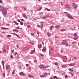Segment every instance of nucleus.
Here are the masks:
<instances>
[{
    "instance_id": "nucleus-25",
    "label": "nucleus",
    "mask_w": 79,
    "mask_h": 79,
    "mask_svg": "<svg viewBox=\"0 0 79 79\" xmlns=\"http://www.w3.org/2000/svg\"><path fill=\"white\" fill-rule=\"evenodd\" d=\"M14 31H16V32H18V30H17L16 29H15L13 30Z\"/></svg>"
},
{
    "instance_id": "nucleus-14",
    "label": "nucleus",
    "mask_w": 79,
    "mask_h": 79,
    "mask_svg": "<svg viewBox=\"0 0 79 79\" xmlns=\"http://www.w3.org/2000/svg\"><path fill=\"white\" fill-rule=\"evenodd\" d=\"M41 18H42V19H46L47 18V17L43 16L41 17Z\"/></svg>"
},
{
    "instance_id": "nucleus-61",
    "label": "nucleus",
    "mask_w": 79,
    "mask_h": 79,
    "mask_svg": "<svg viewBox=\"0 0 79 79\" xmlns=\"http://www.w3.org/2000/svg\"><path fill=\"white\" fill-rule=\"evenodd\" d=\"M44 22H40V23H44Z\"/></svg>"
},
{
    "instance_id": "nucleus-2",
    "label": "nucleus",
    "mask_w": 79,
    "mask_h": 79,
    "mask_svg": "<svg viewBox=\"0 0 79 79\" xmlns=\"http://www.w3.org/2000/svg\"><path fill=\"white\" fill-rule=\"evenodd\" d=\"M63 45H65L66 46H68L69 45V44L67 43H66V40H63V42H62Z\"/></svg>"
},
{
    "instance_id": "nucleus-63",
    "label": "nucleus",
    "mask_w": 79,
    "mask_h": 79,
    "mask_svg": "<svg viewBox=\"0 0 79 79\" xmlns=\"http://www.w3.org/2000/svg\"><path fill=\"white\" fill-rule=\"evenodd\" d=\"M34 62H37V60H34Z\"/></svg>"
},
{
    "instance_id": "nucleus-5",
    "label": "nucleus",
    "mask_w": 79,
    "mask_h": 79,
    "mask_svg": "<svg viewBox=\"0 0 79 79\" xmlns=\"http://www.w3.org/2000/svg\"><path fill=\"white\" fill-rule=\"evenodd\" d=\"M68 18H69V19H74V18L72 17V16L70 15H69L68 16H67Z\"/></svg>"
},
{
    "instance_id": "nucleus-60",
    "label": "nucleus",
    "mask_w": 79,
    "mask_h": 79,
    "mask_svg": "<svg viewBox=\"0 0 79 79\" xmlns=\"http://www.w3.org/2000/svg\"><path fill=\"white\" fill-rule=\"evenodd\" d=\"M21 21H24V20H23V19H21Z\"/></svg>"
},
{
    "instance_id": "nucleus-35",
    "label": "nucleus",
    "mask_w": 79,
    "mask_h": 79,
    "mask_svg": "<svg viewBox=\"0 0 79 79\" xmlns=\"http://www.w3.org/2000/svg\"><path fill=\"white\" fill-rule=\"evenodd\" d=\"M69 71H71L72 72H73V69H69Z\"/></svg>"
},
{
    "instance_id": "nucleus-43",
    "label": "nucleus",
    "mask_w": 79,
    "mask_h": 79,
    "mask_svg": "<svg viewBox=\"0 0 79 79\" xmlns=\"http://www.w3.org/2000/svg\"><path fill=\"white\" fill-rule=\"evenodd\" d=\"M26 66L27 68L29 67V65L28 64H26Z\"/></svg>"
},
{
    "instance_id": "nucleus-44",
    "label": "nucleus",
    "mask_w": 79,
    "mask_h": 79,
    "mask_svg": "<svg viewBox=\"0 0 79 79\" xmlns=\"http://www.w3.org/2000/svg\"><path fill=\"white\" fill-rule=\"evenodd\" d=\"M16 54H17V52H15L14 53V55L15 56V55H16Z\"/></svg>"
},
{
    "instance_id": "nucleus-36",
    "label": "nucleus",
    "mask_w": 79,
    "mask_h": 79,
    "mask_svg": "<svg viewBox=\"0 0 79 79\" xmlns=\"http://www.w3.org/2000/svg\"><path fill=\"white\" fill-rule=\"evenodd\" d=\"M7 37H11V35H7Z\"/></svg>"
},
{
    "instance_id": "nucleus-41",
    "label": "nucleus",
    "mask_w": 79,
    "mask_h": 79,
    "mask_svg": "<svg viewBox=\"0 0 79 79\" xmlns=\"http://www.w3.org/2000/svg\"><path fill=\"white\" fill-rule=\"evenodd\" d=\"M17 49H19V45H17Z\"/></svg>"
},
{
    "instance_id": "nucleus-62",
    "label": "nucleus",
    "mask_w": 79,
    "mask_h": 79,
    "mask_svg": "<svg viewBox=\"0 0 79 79\" xmlns=\"http://www.w3.org/2000/svg\"><path fill=\"white\" fill-rule=\"evenodd\" d=\"M64 31V30H61V31Z\"/></svg>"
},
{
    "instance_id": "nucleus-38",
    "label": "nucleus",
    "mask_w": 79,
    "mask_h": 79,
    "mask_svg": "<svg viewBox=\"0 0 79 79\" xmlns=\"http://www.w3.org/2000/svg\"><path fill=\"white\" fill-rule=\"evenodd\" d=\"M73 35H74V36H75V37L76 36V35H77V34L76 33H74L73 34Z\"/></svg>"
},
{
    "instance_id": "nucleus-29",
    "label": "nucleus",
    "mask_w": 79,
    "mask_h": 79,
    "mask_svg": "<svg viewBox=\"0 0 79 79\" xmlns=\"http://www.w3.org/2000/svg\"><path fill=\"white\" fill-rule=\"evenodd\" d=\"M40 77H44L45 76L43 75H41Z\"/></svg>"
},
{
    "instance_id": "nucleus-59",
    "label": "nucleus",
    "mask_w": 79,
    "mask_h": 79,
    "mask_svg": "<svg viewBox=\"0 0 79 79\" xmlns=\"http://www.w3.org/2000/svg\"><path fill=\"white\" fill-rule=\"evenodd\" d=\"M3 2H2L1 0H0V3H2Z\"/></svg>"
},
{
    "instance_id": "nucleus-6",
    "label": "nucleus",
    "mask_w": 79,
    "mask_h": 79,
    "mask_svg": "<svg viewBox=\"0 0 79 79\" xmlns=\"http://www.w3.org/2000/svg\"><path fill=\"white\" fill-rule=\"evenodd\" d=\"M46 16L47 17V18H52V16L51 15H50V14H48V15H46Z\"/></svg>"
},
{
    "instance_id": "nucleus-54",
    "label": "nucleus",
    "mask_w": 79,
    "mask_h": 79,
    "mask_svg": "<svg viewBox=\"0 0 79 79\" xmlns=\"http://www.w3.org/2000/svg\"><path fill=\"white\" fill-rule=\"evenodd\" d=\"M44 75L45 76H47V73H44Z\"/></svg>"
},
{
    "instance_id": "nucleus-32",
    "label": "nucleus",
    "mask_w": 79,
    "mask_h": 79,
    "mask_svg": "<svg viewBox=\"0 0 79 79\" xmlns=\"http://www.w3.org/2000/svg\"><path fill=\"white\" fill-rule=\"evenodd\" d=\"M23 9L24 10H26V8L25 7V6H23Z\"/></svg>"
},
{
    "instance_id": "nucleus-12",
    "label": "nucleus",
    "mask_w": 79,
    "mask_h": 79,
    "mask_svg": "<svg viewBox=\"0 0 79 79\" xmlns=\"http://www.w3.org/2000/svg\"><path fill=\"white\" fill-rule=\"evenodd\" d=\"M10 68V66L9 65H7L6 66V69H9V68Z\"/></svg>"
},
{
    "instance_id": "nucleus-11",
    "label": "nucleus",
    "mask_w": 79,
    "mask_h": 79,
    "mask_svg": "<svg viewBox=\"0 0 79 79\" xmlns=\"http://www.w3.org/2000/svg\"><path fill=\"white\" fill-rule=\"evenodd\" d=\"M2 66H3V69H4V68H5V63H4V62H2Z\"/></svg>"
},
{
    "instance_id": "nucleus-18",
    "label": "nucleus",
    "mask_w": 79,
    "mask_h": 79,
    "mask_svg": "<svg viewBox=\"0 0 79 79\" xmlns=\"http://www.w3.org/2000/svg\"><path fill=\"white\" fill-rule=\"evenodd\" d=\"M42 51L44 52H45L46 51V48L45 47L42 50Z\"/></svg>"
},
{
    "instance_id": "nucleus-22",
    "label": "nucleus",
    "mask_w": 79,
    "mask_h": 79,
    "mask_svg": "<svg viewBox=\"0 0 79 79\" xmlns=\"http://www.w3.org/2000/svg\"><path fill=\"white\" fill-rule=\"evenodd\" d=\"M28 76H29V77H34V76L32 75H28Z\"/></svg>"
},
{
    "instance_id": "nucleus-17",
    "label": "nucleus",
    "mask_w": 79,
    "mask_h": 79,
    "mask_svg": "<svg viewBox=\"0 0 79 79\" xmlns=\"http://www.w3.org/2000/svg\"><path fill=\"white\" fill-rule=\"evenodd\" d=\"M41 47H42V44H39L38 45V48L40 49V48H41Z\"/></svg>"
},
{
    "instance_id": "nucleus-55",
    "label": "nucleus",
    "mask_w": 79,
    "mask_h": 79,
    "mask_svg": "<svg viewBox=\"0 0 79 79\" xmlns=\"http://www.w3.org/2000/svg\"><path fill=\"white\" fill-rule=\"evenodd\" d=\"M39 33H40V32L39 31H37V34H39Z\"/></svg>"
},
{
    "instance_id": "nucleus-52",
    "label": "nucleus",
    "mask_w": 79,
    "mask_h": 79,
    "mask_svg": "<svg viewBox=\"0 0 79 79\" xmlns=\"http://www.w3.org/2000/svg\"><path fill=\"white\" fill-rule=\"evenodd\" d=\"M48 67H49V66H45L46 68H48Z\"/></svg>"
},
{
    "instance_id": "nucleus-27",
    "label": "nucleus",
    "mask_w": 79,
    "mask_h": 79,
    "mask_svg": "<svg viewBox=\"0 0 79 79\" xmlns=\"http://www.w3.org/2000/svg\"><path fill=\"white\" fill-rule=\"evenodd\" d=\"M46 10H47V11H50L51 10L50 9H48V8H47Z\"/></svg>"
},
{
    "instance_id": "nucleus-19",
    "label": "nucleus",
    "mask_w": 79,
    "mask_h": 79,
    "mask_svg": "<svg viewBox=\"0 0 79 79\" xmlns=\"http://www.w3.org/2000/svg\"><path fill=\"white\" fill-rule=\"evenodd\" d=\"M47 34L48 35V36L49 37H50L51 36V35L50 34V32H48Z\"/></svg>"
},
{
    "instance_id": "nucleus-64",
    "label": "nucleus",
    "mask_w": 79,
    "mask_h": 79,
    "mask_svg": "<svg viewBox=\"0 0 79 79\" xmlns=\"http://www.w3.org/2000/svg\"><path fill=\"white\" fill-rule=\"evenodd\" d=\"M49 79H53L52 78L50 77V78H49Z\"/></svg>"
},
{
    "instance_id": "nucleus-28",
    "label": "nucleus",
    "mask_w": 79,
    "mask_h": 79,
    "mask_svg": "<svg viewBox=\"0 0 79 79\" xmlns=\"http://www.w3.org/2000/svg\"><path fill=\"white\" fill-rule=\"evenodd\" d=\"M27 27L29 29L30 28H31V26H30V25H28Z\"/></svg>"
},
{
    "instance_id": "nucleus-8",
    "label": "nucleus",
    "mask_w": 79,
    "mask_h": 79,
    "mask_svg": "<svg viewBox=\"0 0 79 79\" xmlns=\"http://www.w3.org/2000/svg\"><path fill=\"white\" fill-rule=\"evenodd\" d=\"M54 27H55L54 26H51L50 27V30H52L53 29H54Z\"/></svg>"
},
{
    "instance_id": "nucleus-51",
    "label": "nucleus",
    "mask_w": 79,
    "mask_h": 79,
    "mask_svg": "<svg viewBox=\"0 0 79 79\" xmlns=\"http://www.w3.org/2000/svg\"><path fill=\"white\" fill-rule=\"evenodd\" d=\"M13 55H11L10 56V57L11 58H13Z\"/></svg>"
},
{
    "instance_id": "nucleus-40",
    "label": "nucleus",
    "mask_w": 79,
    "mask_h": 79,
    "mask_svg": "<svg viewBox=\"0 0 79 79\" xmlns=\"http://www.w3.org/2000/svg\"><path fill=\"white\" fill-rule=\"evenodd\" d=\"M54 64H55V65H58V63L57 62H56Z\"/></svg>"
},
{
    "instance_id": "nucleus-21",
    "label": "nucleus",
    "mask_w": 79,
    "mask_h": 79,
    "mask_svg": "<svg viewBox=\"0 0 79 79\" xmlns=\"http://www.w3.org/2000/svg\"><path fill=\"white\" fill-rule=\"evenodd\" d=\"M62 68H66V64L62 65Z\"/></svg>"
},
{
    "instance_id": "nucleus-10",
    "label": "nucleus",
    "mask_w": 79,
    "mask_h": 79,
    "mask_svg": "<svg viewBox=\"0 0 79 79\" xmlns=\"http://www.w3.org/2000/svg\"><path fill=\"white\" fill-rule=\"evenodd\" d=\"M19 74H20V75H22V76H25V74H24L23 72H21L20 73H19Z\"/></svg>"
},
{
    "instance_id": "nucleus-48",
    "label": "nucleus",
    "mask_w": 79,
    "mask_h": 79,
    "mask_svg": "<svg viewBox=\"0 0 79 79\" xmlns=\"http://www.w3.org/2000/svg\"><path fill=\"white\" fill-rule=\"evenodd\" d=\"M40 56H44V55H43V54H41L40 55Z\"/></svg>"
},
{
    "instance_id": "nucleus-31",
    "label": "nucleus",
    "mask_w": 79,
    "mask_h": 79,
    "mask_svg": "<svg viewBox=\"0 0 79 79\" xmlns=\"http://www.w3.org/2000/svg\"><path fill=\"white\" fill-rule=\"evenodd\" d=\"M2 50H3V52H6V50L5 49H3Z\"/></svg>"
},
{
    "instance_id": "nucleus-45",
    "label": "nucleus",
    "mask_w": 79,
    "mask_h": 79,
    "mask_svg": "<svg viewBox=\"0 0 79 79\" xmlns=\"http://www.w3.org/2000/svg\"><path fill=\"white\" fill-rule=\"evenodd\" d=\"M71 75H72V76H73L74 75L73 73H71Z\"/></svg>"
},
{
    "instance_id": "nucleus-1",
    "label": "nucleus",
    "mask_w": 79,
    "mask_h": 79,
    "mask_svg": "<svg viewBox=\"0 0 79 79\" xmlns=\"http://www.w3.org/2000/svg\"><path fill=\"white\" fill-rule=\"evenodd\" d=\"M1 9L2 10V12L3 15H4V17H6V13H7V12L6 11V8H5L4 7H3L1 6Z\"/></svg>"
},
{
    "instance_id": "nucleus-42",
    "label": "nucleus",
    "mask_w": 79,
    "mask_h": 79,
    "mask_svg": "<svg viewBox=\"0 0 79 79\" xmlns=\"http://www.w3.org/2000/svg\"><path fill=\"white\" fill-rule=\"evenodd\" d=\"M69 66H73V64H69Z\"/></svg>"
},
{
    "instance_id": "nucleus-37",
    "label": "nucleus",
    "mask_w": 79,
    "mask_h": 79,
    "mask_svg": "<svg viewBox=\"0 0 79 79\" xmlns=\"http://www.w3.org/2000/svg\"><path fill=\"white\" fill-rule=\"evenodd\" d=\"M14 52H15V50L13 49L12 50V53H14Z\"/></svg>"
},
{
    "instance_id": "nucleus-47",
    "label": "nucleus",
    "mask_w": 79,
    "mask_h": 79,
    "mask_svg": "<svg viewBox=\"0 0 79 79\" xmlns=\"http://www.w3.org/2000/svg\"><path fill=\"white\" fill-rule=\"evenodd\" d=\"M60 52H61V53H63V49H61V50Z\"/></svg>"
},
{
    "instance_id": "nucleus-7",
    "label": "nucleus",
    "mask_w": 79,
    "mask_h": 79,
    "mask_svg": "<svg viewBox=\"0 0 79 79\" xmlns=\"http://www.w3.org/2000/svg\"><path fill=\"white\" fill-rule=\"evenodd\" d=\"M65 6L67 8H68V9H69V6L68 4H65Z\"/></svg>"
},
{
    "instance_id": "nucleus-33",
    "label": "nucleus",
    "mask_w": 79,
    "mask_h": 79,
    "mask_svg": "<svg viewBox=\"0 0 79 79\" xmlns=\"http://www.w3.org/2000/svg\"><path fill=\"white\" fill-rule=\"evenodd\" d=\"M57 79V77L56 76H54V79Z\"/></svg>"
},
{
    "instance_id": "nucleus-9",
    "label": "nucleus",
    "mask_w": 79,
    "mask_h": 79,
    "mask_svg": "<svg viewBox=\"0 0 79 79\" xmlns=\"http://www.w3.org/2000/svg\"><path fill=\"white\" fill-rule=\"evenodd\" d=\"M12 34H14V35H15L17 36V37H18V38H19V35H18V34H16L14 33H13Z\"/></svg>"
},
{
    "instance_id": "nucleus-46",
    "label": "nucleus",
    "mask_w": 79,
    "mask_h": 79,
    "mask_svg": "<svg viewBox=\"0 0 79 79\" xmlns=\"http://www.w3.org/2000/svg\"><path fill=\"white\" fill-rule=\"evenodd\" d=\"M67 77H68V75H66L65 76V78L66 79Z\"/></svg>"
},
{
    "instance_id": "nucleus-34",
    "label": "nucleus",
    "mask_w": 79,
    "mask_h": 79,
    "mask_svg": "<svg viewBox=\"0 0 79 79\" xmlns=\"http://www.w3.org/2000/svg\"><path fill=\"white\" fill-rule=\"evenodd\" d=\"M42 9V7H40L38 9V10H40Z\"/></svg>"
},
{
    "instance_id": "nucleus-30",
    "label": "nucleus",
    "mask_w": 79,
    "mask_h": 79,
    "mask_svg": "<svg viewBox=\"0 0 79 79\" xmlns=\"http://www.w3.org/2000/svg\"><path fill=\"white\" fill-rule=\"evenodd\" d=\"M20 24H21V25H23V22H21L20 23Z\"/></svg>"
},
{
    "instance_id": "nucleus-58",
    "label": "nucleus",
    "mask_w": 79,
    "mask_h": 79,
    "mask_svg": "<svg viewBox=\"0 0 79 79\" xmlns=\"http://www.w3.org/2000/svg\"><path fill=\"white\" fill-rule=\"evenodd\" d=\"M0 10H2V6L0 7Z\"/></svg>"
},
{
    "instance_id": "nucleus-57",
    "label": "nucleus",
    "mask_w": 79,
    "mask_h": 79,
    "mask_svg": "<svg viewBox=\"0 0 79 79\" xmlns=\"http://www.w3.org/2000/svg\"><path fill=\"white\" fill-rule=\"evenodd\" d=\"M16 27V28H17L18 29H19V27Z\"/></svg>"
},
{
    "instance_id": "nucleus-26",
    "label": "nucleus",
    "mask_w": 79,
    "mask_h": 79,
    "mask_svg": "<svg viewBox=\"0 0 79 79\" xmlns=\"http://www.w3.org/2000/svg\"><path fill=\"white\" fill-rule=\"evenodd\" d=\"M72 44H73V45H76V43L75 42H73V43Z\"/></svg>"
},
{
    "instance_id": "nucleus-15",
    "label": "nucleus",
    "mask_w": 79,
    "mask_h": 79,
    "mask_svg": "<svg viewBox=\"0 0 79 79\" xmlns=\"http://www.w3.org/2000/svg\"><path fill=\"white\" fill-rule=\"evenodd\" d=\"M35 49H34L33 50H32L31 51V54H32L33 53H34L35 52Z\"/></svg>"
},
{
    "instance_id": "nucleus-50",
    "label": "nucleus",
    "mask_w": 79,
    "mask_h": 79,
    "mask_svg": "<svg viewBox=\"0 0 79 79\" xmlns=\"http://www.w3.org/2000/svg\"><path fill=\"white\" fill-rule=\"evenodd\" d=\"M55 39H57V38H58V37H57V36H56L55 37Z\"/></svg>"
},
{
    "instance_id": "nucleus-53",
    "label": "nucleus",
    "mask_w": 79,
    "mask_h": 79,
    "mask_svg": "<svg viewBox=\"0 0 79 79\" xmlns=\"http://www.w3.org/2000/svg\"><path fill=\"white\" fill-rule=\"evenodd\" d=\"M31 35H34V34L33 33H31Z\"/></svg>"
},
{
    "instance_id": "nucleus-4",
    "label": "nucleus",
    "mask_w": 79,
    "mask_h": 79,
    "mask_svg": "<svg viewBox=\"0 0 79 79\" xmlns=\"http://www.w3.org/2000/svg\"><path fill=\"white\" fill-rule=\"evenodd\" d=\"M73 6L75 8V9H77V5H76L75 4H73Z\"/></svg>"
},
{
    "instance_id": "nucleus-49",
    "label": "nucleus",
    "mask_w": 79,
    "mask_h": 79,
    "mask_svg": "<svg viewBox=\"0 0 79 79\" xmlns=\"http://www.w3.org/2000/svg\"><path fill=\"white\" fill-rule=\"evenodd\" d=\"M60 3H61V5H63V2H61Z\"/></svg>"
},
{
    "instance_id": "nucleus-23",
    "label": "nucleus",
    "mask_w": 79,
    "mask_h": 79,
    "mask_svg": "<svg viewBox=\"0 0 79 79\" xmlns=\"http://www.w3.org/2000/svg\"><path fill=\"white\" fill-rule=\"evenodd\" d=\"M23 16L25 19H27V16H26V15H24Z\"/></svg>"
},
{
    "instance_id": "nucleus-39",
    "label": "nucleus",
    "mask_w": 79,
    "mask_h": 79,
    "mask_svg": "<svg viewBox=\"0 0 79 79\" xmlns=\"http://www.w3.org/2000/svg\"><path fill=\"white\" fill-rule=\"evenodd\" d=\"M3 76H5V72H4L3 73Z\"/></svg>"
},
{
    "instance_id": "nucleus-24",
    "label": "nucleus",
    "mask_w": 79,
    "mask_h": 79,
    "mask_svg": "<svg viewBox=\"0 0 79 79\" xmlns=\"http://www.w3.org/2000/svg\"><path fill=\"white\" fill-rule=\"evenodd\" d=\"M15 69H14L12 73V74H15Z\"/></svg>"
},
{
    "instance_id": "nucleus-20",
    "label": "nucleus",
    "mask_w": 79,
    "mask_h": 79,
    "mask_svg": "<svg viewBox=\"0 0 79 79\" xmlns=\"http://www.w3.org/2000/svg\"><path fill=\"white\" fill-rule=\"evenodd\" d=\"M78 39V37L76 36H75L73 38L74 40H77Z\"/></svg>"
},
{
    "instance_id": "nucleus-3",
    "label": "nucleus",
    "mask_w": 79,
    "mask_h": 79,
    "mask_svg": "<svg viewBox=\"0 0 79 79\" xmlns=\"http://www.w3.org/2000/svg\"><path fill=\"white\" fill-rule=\"evenodd\" d=\"M39 68H44V69H45L46 68V67H45V66H44V65H40L39 66Z\"/></svg>"
},
{
    "instance_id": "nucleus-56",
    "label": "nucleus",
    "mask_w": 79,
    "mask_h": 79,
    "mask_svg": "<svg viewBox=\"0 0 79 79\" xmlns=\"http://www.w3.org/2000/svg\"><path fill=\"white\" fill-rule=\"evenodd\" d=\"M18 22H20V20H19V19H18Z\"/></svg>"
},
{
    "instance_id": "nucleus-13",
    "label": "nucleus",
    "mask_w": 79,
    "mask_h": 79,
    "mask_svg": "<svg viewBox=\"0 0 79 79\" xmlns=\"http://www.w3.org/2000/svg\"><path fill=\"white\" fill-rule=\"evenodd\" d=\"M64 15H66V16H68V15H69V13L67 12H64Z\"/></svg>"
},
{
    "instance_id": "nucleus-16",
    "label": "nucleus",
    "mask_w": 79,
    "mask_h": 79,
    "mask_svg": "<svg viewBox=\"0 0 79 79\" xmlns=\"http://www.w3.org/2000/svg\"><path fill=\"white\" fill-rule=\"evenodd\" d=\"M60 27H61L60 25H57L55 26V27H56L57 28H60Z\"/></svg>"
}]
</instances>
